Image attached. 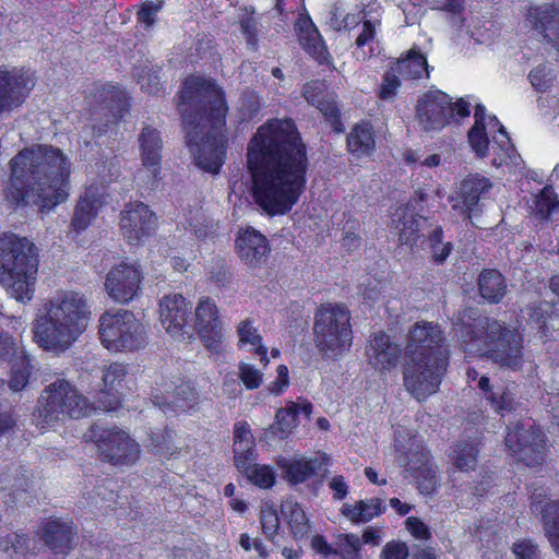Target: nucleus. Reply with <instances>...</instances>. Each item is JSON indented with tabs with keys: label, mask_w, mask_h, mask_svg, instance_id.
<instances>
[{
	"label": "nucleus",
	"mask_w": 559,
	"mask_h": 559,
	"mask_svg": "<svg viewBox=\"0 0 559 559\" xmlns=\"http://www.w3.org/2000/svg\"><path fill=\"white\" fill-rule=\"evenodd\" d=\"M251 195L269 216L289 213L305 192L308 158L295 123L273 119L261 126L247 147Z\"/></svg>",
	"instance_id": "1"
},
{
	"label": "nucleus",
	"mask_w": 559,
	"mask_h": 559,
	"mask_svg": "<svg viewBox=\"0 0 559 559\" xmlns=\"http://www.w3.org/2000/svg\"><path fill=\"white\" fill-rule=\"evenodd\" d=\"M178 106L195 164L217 174L225 160L227 142L223 131L227 112L223 91L211 79L189 76L183 82Z\"/></svg>",
	"instance_id": "2"
},
{
	"label": "nucleus",
	"mask_w": 559,
	"mask_h": 559,
	"mask_svg": "<svg viewBox=\"0 0 559 559\" xmlns=\"http://www.w3.org/2000/svg\"><path fill=\"white\" fill-rule=\"evenodd\" d=\"M10 179L4 198L13 205H35L50 211L70 195L71 163L63 152L36 144L10 160Z\"/></svg>",
	"instance_id": "3"
},
{
	"label": "nucleus",
	"mask_w": 559,
	"mask_h": 559,
	"mask_svg": "<svg viewBox=\"0 0 559 559\" xmlns=\"http://www.w3.org/2000/svg\"><path fill=\"white\" fill-rule=\"evenodd\" d=\"M91 320V305L83 293L57 290L36 313L34 341L45 350L63 353L87 330Z\"/></svg>",
	"instance_id": "4"
},
{
	"label": "nucleus",
	"mask_w": 559,
	"mask_h": 559,
	"mask_svg": "<svg viewBox=\"0 0 559 559\" xmlns=\"http://www.w3.org/2000/svg\"><path fill=\"white\" fill-rule=\"evenodd\" d=\"M444 336L438 324L419 321L412 325L405 347L404 386L417 401L436 393L447 368Z\"/></svg>",
	"instance_id": "5"
},
{
	"label": "nucleus",
	"mask_w": 559,
	"mask_h": 559,
	"mask_svg": "<svg viewBox=\"0 0 559 559\" xmlns=\"http://www.w3.org/2000/svg\"><path fill=\"white\" fill-rule=\"evenodd\" d=\"M454 333L462 349L469 355H485L511 369L522 365L521 335L496 320L479 318L473 323H456Z\"/></svg>",
	"instance_id": "6"
},
{
	"label": "nucleus",
	"mask_w": 559,
	"mask_h": 559,
	"mask_svg": "<svg viewBox=\"0 0 559 559\" xmlns=\"http://www.w3.org/2000/svg\"><path fill=\"white\" fill-rule=\"evenodd\" d=\"M38 272V253L26 237L5 233L0 236V283L21 304L33 299Z\"/></svg>",
	"instance_id": "7"
},
{
	"label": "nucleus",
	"mask_w": 559,
	"mask_h": 559,
	"mask_svg": "<svg viewBox=\"0 0 559 559\" xmlns=\"http://www.w3.org/2000/svg\"><path fill=\"white\" fill-rule=\"evenodd\" d=\"M474 124L467 133L471 150L478 158H490L496 168L516 174L523 169V159L511 143L506 128L484 106H477Z\"/></svg>",
	"instance_id": "8"
},
{
	"label": "nucleus",
	"mask_w": 559,
	"mask_h": 559,
	"mask_svg": "<svg viewBox=\"0 0 559 559\" xmlns=\"http://www.w3.org/2000/svg\"><path fill=\"white\" fill-rule=\"evenodd\" d=\"M313 343L319 355L326 361H337L353 345L350 313L345 305H321L313 321Z\"/></svg>",
	"instance_id": "9"
},
{
	"label": "nucleus",
	"mask_w": 559,
	"mask_h": 559,
	"mask_svg": "<svg viewBox=\"0 0 559 559\" xmlns=\"http://www.w3.org/2000/svg\"><path fill=\"white\" fill-rule=\"evenodd\" d=\"M471 107L469 100L465 97L454 100L449 94L430 88L418 96L415 118L423 132L437 133L468 117Z\"/></svg>",
	"instance_id": "10"
},
{
	"label": "nucleus",
	"mask_w": 559,
	"mask_h": 559,
	"mask_svg": "<svg viewBox=\"0 0 559 559\" xmlns=\"http://www.w3.org/2000/svg\"><path fill=\"white\" fill-rule=\"evenodd\" d=\"M102 345L111 353H131L145 347L147 332L144 324L129 310H109L98 320Z\"/></svg>",
	"instance_id": "11"
},
{
	"label": "nucleus",
	"mask_w": 559,
	"mask_h": 559,
	"mask_svg": "<svg viewBox=\"0 0 559 559\" xmlns=\"http://www.w3.org/2000/svg\"><path fill=\"white\" fill-rule=\"evenodd\" d=\"M91 411L86 397L62 379L48 385L38 400V418L43 429L55 427L68 418L87 416Z\"/></svg>",
	"instance_id": "12"
},
{
	"label": "nucleus",
	"mask_w": 559,
	"mask_h": 559,
	"mask_svg": "<svg viewBox=\"0 0 559 559\" xmlns=\"http://www.w3.org/2000/svg\"><path fill=\"white\" fill-rule=\"evenodd\" d=\"M395 450L399 464L406 467L416 479L419 491L431 495L439 485L438 469L418 436L411 432L403 436L399 432Z\"/></svg>",
	"instance_id": "13"
},
{
	"label": "nucleus",
	"mask_w": 559,
	"mask_h": 559,
	"mask_svg": "<svg viewBox=\"0 0 559 559\" xmlns=\"http://www.w3.org/2000/svg\"><path fill=\"white\" fill-rule=\"evenodd\" d=\"M393 228L399 233V240L402 245L412 247L417 240L429 230V243L432 258L436 262L442 263L450 254L452 245L441 241L442 229L432 228V224L420 215H414L407 207H399L392 214Z\"/></svg>",
	"instance_id": "14"
},
{
	"label": "nucleus",
	"mask_w": 559,
	"mask_h": 559,
	"mask_svg": "<svg viewBox=\"0 0 559 559\" xmlns=\"http://www.w3.org/2000/svg\"><path fill=\"white\" fill-rule=\"evenodd\" d=\"M84 437L86 440L95 441L103 457L116 466L133 465L140 457L139 443L124 430L112 428L98 435L93 428Z\"/></svg>",
	"instance_id": "15"
},
{
	"label": "nucleus",
	"mask_w": 559,
	"mask_h": 559,
	"mask_svg": "<svg viewBox=\"0 0 559 559\" xmlns=\"http://www.w3.org/2000/svg\"><path fill=\"white\" fill-rule=\"evenodd\" d=\"M141 168L134 175L140 188L153 190L162 180V140L156 129L144 128L140 135Z\"/></svg>",
	"instance_id": "16"
},
{
	"label": "nucleus",
	"mask_w": 559,
	"mask_h": 559,
	"mask_svg": "<svg viewBox=\"0 0 559 559\" xmlns=\"http://www.w3.org/2000/svg\"><path fill=\"white\" fill-rule=\"evenodd\" d=\"M143 274L135 262L121 261L115 264L105 278V290L117 304H128L141 290Z\"/></svg>",
	"instance_id": "17"
},
{
	"label": "nucleus",
	"mask_w": 559,
	"mask_h": 559,
	"mask_svg": "<svg viewBox=\"0 0 559 559\" xmlns=\"http://www.w3.org/2000/svg\"><path fill=\"white\" fill-rule=\"evenodd\" d=\"M506 445L511 454L527 466H537L544 462L545 438L539 430L525 429L524 425L509 428Z\"/></svg>",
	"instance_id": "18"
},
{
	"label": "nucleus",
	"mask_w": 559,
	"mask_h": 559,
	"mask_svg": "<svg viewBox=\"0 0 559 559\" xmlns=\"http://www.w3.org/2000/svg\"><path fill=\"white\" fill-rule=\"evenodd\" d=\"M191 305L180 294H168L159 301V322L165 332L179 341L192 337V328L188 324Z\"/></svg>",
	"instance_id": "19"
},
{
	"label": "nucleus",
	"mask_w": 559,
	"mask_h": 559,
	"mask_svg": "<svg viewBox=\"0 0 559 559\" xmlns=\"http://www.w3.org/2000/svg\"><path fill=\"white\" fill-rule=\"evenodd\" d=\"M204 344L212 353H221L224 349L225 332L218 318V310L213 300L202 298L195 308L194 328Z\"/></svg>",
	"instance_id": "20"
},
{
	"label": "nucleus",
	"mask_w": 559,
	"mask_h": 559,
	"mask_svg": "<svg viewBox=\"0 0 559 559\" xmlns=\"http://www.w3.org/2000/svg\"><path fill=\"white\" fill-rule=\"evenodd\" d=\"M34 86L29 70L0 68V115L20 106Z\"/></svg>",
	"instance_id": "21"
},
{
	"label": "nucleus",
	"mask_w": 559,
	"mask_h": 559,
	"mask_svg": "<svg viewBox=\"0 0 559 559\" xmlns=\"http://www.w3.org/2000/svg\"><path fill=\"white\" fill-rule=\"evenodd\" d=\"M156 225L155 213L144 203H130L121 213L120 229L129 243L143 242L155 230Z\"/></svg>",
	"instance_id": "22"
},
{
	"label": "nucleus",
	"mask_w": 559,
	"mask_h": 559,
	"mask_svg": "<svg viewBox=\"0 0 559 559\" xmlns=\"http://www.w3.org/2000/svg\"><path fill=\"white\" fill-rule=\"evenodd\" d=\"M491 188L490 179L478 174L468 175L457 185L449 201L454 211L469 217L478 202L485 198Z\"/></svg>",
	"instance_id": "23"
},
{
	"label": "nucleus",
	"mask_w": 559,
	"mask_h": 559,
	"mask_svg": "<svg viewBox=\"0 0 559 559\" xmlns=\"http://www.w3.org/2000/svg\"><path fill=\"white\" fill-rule=\"evenodd\" d=\"M329 463L330 457L325 453H316L312 456L295 454L292 457L278 456L276 459V465L282 472L283 478L293 485L307 481Z\"/></svg>",
	"instance_id": "24"
},
{
	"label": "nucleus",
	"mask_w": 559,
	"mask_h": 559,
	"mask_svg": "<svg viewBox=\"0 0 559 559\" xmlns=\"http://www.w3.org/2000/svg\"><path fill=\"white\" fill-rule=\"evenodd\" d=\"M400 345L384 333H376L366 346L368 364L377 371L384 373L396 368L401 358Z\"/></svg>",
	"instance_id": "25"
},
{
	"label": "nucleus",
	"mask_w": 559,
	"mask_h": 559,
	"mask_svg": "<svg viewBox=\"0 0 559 559\" xmlns=\"http://www.w3.org/2000/svg\"><path fill=\"white\" fill-rule=\"evenodd\" d=\"M235 249L239 259L250 267L260 266L270 253L267 239L252 227L238 230Z\"/></svg>",
	"instance_id": "26"
},
{
	"label": "nucleus",
	"mask_w": 559,
	"mask_h": 559,
	"mask_svg": "<svg viewBox=\"0 0 559 559\" xmlns=\"http://www.w3.org/2000/svg\"><path fill=\"white\" fill-rule=\"evenodd\" d=\"M9 366L11 370L8 388L5 386V383L2 380H0V405L3 402H9L8 389L11 392L16 393L21 392L27 386L29 374L33 369L29 356L21 360H17ZM13 425L14 420L12 419L11 415H9L8 413L0 414V436L4 435L8 430H10L13 427Z\"/></svg>",
	"instance_id": "27"
},
{
	"label": "nucleus",
	"mask_w": 559,
	"mask_h": 559,
	"mask_svg": "<svg viewBox=\"0 0 559 559\" xmlns=\"http://www.w3.org/2000/svg\"><path fill=\"white\" fill-rule=\"evenodd\" d=\"M526 21L559 55V9L554 5L531 8Z\"/></svg>",
	"instance_id": "28"
},
{
	"label": "nucleus",
	"mask_w": 559,
	"mask_h": 559,
	"mask_svg": "<svg viewBox=\"0 0 559 559\" xmlns=\"http://www.w3.org/2000/svg\"><path fill=\"white\" fill-rule=\"evenodd\" d=\"M105 181L106 179L102 177V186H88L84 194L80 198L72 222L76 230L85 229L96 216L100 206L105 203L103 186Z\"/></svg>",
	"instance_id": "29"
},
{
	"label": "nucleus",
	"mask_w": 559,
	"mask_h": 559,
	"mask_svg": "<svg viewBox=\"0 0 559 559\" xmlns=\"http://www.w3.org/2000/svg\"><path fill=\"white\" fill-rule=\"evenodd\" d=\"M295 29L302 48L320 63L329 62V52L319 31L308 14L300 13Z\"/></svg>",
	"instance_id": "30"
},
{
	"label": "nucleus",
	"mask_w": 559,
	"mask_h": 559,
	"mask_svg": "<svg viewBox=\"0 0 559 559\" xmlns=\"http://www.w3.org/2000/svg\"><path fill=\"white\" fill-rule=\"evenodd\" d=\"M304 96L308 103L316 106L325 117L332 119V128L335 132H343L342 122L337 119V107L334 96L325 90V84L320 81L308 83L304 90Z\"/></svg>",
	"instance_id": "31"
},
{
	"label": "nucleus",
	"mask_w": 559,
	"mask_h": 559,
	"mask_svg": "<svg viewBox=\"0 0 559 559\" xmlns=\"http://www.w3.org/2000/svg\"><path fill=\"white\" fill-rule=\"evenodd\" d=\"M532 509L542 515L546 536L556 554L559 555V500L555 501L535 495Z\"/></svg>",
	"instance_id": "32"
},
{
	"label": "nucleus",
	"mask_w": 559,
	"mask_h": 559,
	"mask_svg": "<svg viewBox=\"0 0 559 559\" xmlns=\"http://www.w3.org/2000/svg\"><path fill=\"white\" fill-rule=\"evenodd\" d=\"M41 537L55 552H64L73 539V525L70 520L49 519L44 527Z\"/></svg>",
	"instance_id": "33"
},
{
	"label": "nucleus",
	"mask_w": 559,
	"mask_h": 559,
	"mask_svg": "<svg viewBox=\"0 0 559 559\" xmlns=\"http://www.w3.org/2000/svg\"><path fill=\"white\" fill-rule=\"evenodd\" d=\"M392 71L397 72L404 80L428 78L427 58L416 48H411L407 53L392 64Z\"/></svg>",
	"instance_id": "34"
},
{
	"label": "nucleus",
	"mask_w": 559,
	"mask_h": 559,
	"mask_svg": "<svg viewBox=\"0 0 559 559\" xmlns=\"http://www.w3.org/2000/svg\"><path fill=\"white\" fill-rule=\"evenodd\" d=\"M384 506L379 498H371L344 503L341 507V514L354 524L367 523L384 512Z\"/></svg>",
	"instance_id": "35"
},
{
	"label": "nucleus",
	"mask_w": 559,
	"mask_h": 559,
	"mask_svg": "<svg viewBox=\"0 0 559 559\" xmlns=\"http://www.w3.org/2000/svg\"><path fill=\"white\" fill-rule=\"evenodd\" d=\"M347 148L357 157H369L374 151V138L369 122L357 123L347 136Z\"/></svg>",
	"instance_id": "36"
},
{
	"label": "nucleus",
	"mask_w": 559,
	"mask_h": 559,
	"mask_svg": "<svg viewBox=\"0 0 559 559\" xmlns=\"http://www.w3.org/2000/svg\"><path fill=\"white\" fill-rule=\"evenodd\" d=\"M281 512L295 539L308 536L311 527L310 520L298 502L285 500L281 506Z\"/></svg>",
	"instance_id": "37"
},
{
	"label": "nucleus",
	"mask_w": 559,
	"mask_h": 559,
	"mask_svg": "<svg viewBox=\"0 0 559 559\" xmlns=\"http://www.w3.org/2000/svg\"><path fill=\"white\" fill-rule=\"evenodd\" d=\"M237 334L239 338V346L247 347L248 350L254 353L260 357L263 366H267L270 359L267 357V348L262 343V336L259 334L253 321L245 319L239 322L237 326Z\"/></svg>",
	"instance_id": "38"
},
{
	"label": "nucleus",
	"mask_w": 559,
	"mask_h": 559,
	"mask_svg": "<svg viewBox=\"0 0 559 559\" xmlns=\"http://www.w3.org/2000/svg\"><path fill=\"white\" fill-rule=\"evenodd\" d=\"M312 413V405L307 401L288 402L285 407L276 413L275 428L282 432V438L287 436L297 426V416L304 414L309 417Z\"/></svg>",
	"instance_id": "39"
},
{
	"label": "nucleus",
	"mask_w": 559,
	"mask_h": 559,
	"mask_svg": "<svg viewBox=\"0 0 559 559\" xmlns=\"http://www.w3.org/2000/svg\"><path fill=\"white\" fill-rule=\"evenodd\" d=\"M479 293L488 302H499L507 289L502 275L493 270L484 271L478 280Z\"/></svg>",
	"instance_id": "40"
},
{
	"label": "nucleus",
	"mask_w": 559,
	"mask_h": 559,
	"mask_svg": "<svg viewBox=\"0 0 559 559\" xmlns=\"http://www.w3.org/2000/svg\"><path fill=\"white\" fill-rule=\"evenodd\" d=\"M147 449L162 457H170L178 450L176 433L170 429H156L152 431Z\"/></svg>",
	"instance_id": "41"
},
{
	"label": "nucleus",
	"mask_w": 559,
	"mask_h": 559,
	"mask_svg": "<svg viewBox=\"0 0 559 559\" xmlns=\"http://www.w3.org/2000/svg\"><path fill=\"white\" fill-rule=\"evenodd\" d=\"M478 449L472 442H457L451 454L452 465L461 472H469L475 468L477 463Z\"/></svg>",
	"instance_id": "42"
},
{
	"label": "nucleus",
	"mask_w": 559,
	"mask_h": 559,
	"mask_svg": "<svg viewBox=\"0 0 559 559\" xmlns=\"http://www.w3.org/2000/svg\"><path fill=\"white\" fill-rule=\"evenodd\" d=\"M240 471L245 473L247 479L252 485L259 488L269 489L275 485L276 473L271 465L250 463Z\"/></svg>",
	"instance_id": "43"
},
{
	"label": "nucleus",
	"mask_w": 559,
	"mask_h": 559,
	"mask_svg": "<svg viewBox=\"0 0 559 559\" xmlns=\"http://www.w3.org/2000/svg\"><path fill=\"white\" fill-rule=\"evenodd\" d=\"M127 377V366L121 362H111L103 370L102 391L108 394L119 393Z\"/></svg>",
	"instance_id": "44"
},
{
	"label": "nucleus",
	"mask_w": 559,
	"mask_h": 559,
	"mask_svg": "<svg viewBox=\"0 0 559 559\" xmlns=\"http://www.w3.org/2000/svg\"><path fill=\"white\" fill-rule=\"evenodd\" d=\"M24 346L8 332L0 333V362L8 366L27 357Z\"/></svg>",
	"instance_id": "45"
},
{
	"label": "nucleus",
	"mask_w": 559,
	"mask_h": 559,
	"mask_svg": "<svg viewBox=\"0 0 559 559\" xmlns=\"http://www.w3.org/2000/svg\"><path fill=\"white\" fill-rule=\"evenodd\" d=\"M478 388L486 394L487 400L497 412L502 414V412L511 409L513 399L510 392L501 391L498 388L492 390L487 377H481L478 380Z\"/></svg>",
	"instance_id": "46"
},
{
	"label": "nucleus",
	"mask_w": 559,
	"mask_h": 559,
	"mask_svg": "<svg viewBox=\"0 0 559 559\" xmlns=\"http://www.w3.org/2000/svg\"><path fill=\"white\" fill-rule=\"evenodd\" d=\"M557 80V69L551 64H540L530 73L532 85L540 93L550 91Z\"/></svg>",
	"instance_id": "47"
},
{
	"label": "nucleus",
	"mask_w": 559,
	"mask_h": 559,
	"mask_svg": "<svg viewBox=\"0 0 559 559\" xmlns=\"http://www.w3.org/2000/svg\"><path fill=\"white\" fill-rule=\"evenodd\" d=\"M558 200L551 187H545L533 200L532 210L540 218L549 217L558 209Z\"/></svg>",
	"instance_id": "48"
},
{
	"label": "nucleus",
	"mask_w": 559,
	"mask_h": 559,
	"mask_svg": "<svg viewBox=\"0 0 559 559\" xmlns=\"http://www.w3.org/2000/svg\"><path fill=\"white\" fill-rule=\"evenodd\" d=\"M361 547V540L355 534H341L337 536L334 555H340L343 559H357Z\"/></svg>",
	"instance_id": "49"
},
{
	"label": "nucleus",
	"mask_w": 559,
	"mask_h": 559,
	"mask_svg": "<svg viewBox=\"0 0 559 559\" xmlns=\"http://www.w3.org/2000/svg\"><path fill=\"white\" fill-rule=\"evenodd\" d=\"M257 457L255 441L250 443H234V461L239 471L247 467V465L255 461Z\"/></svg>",
	"instance_id": "50"
},
{
	"label": "nucleus",
	"mask_w": 559,
	"mask_h": 559,
	"mask_svg": "<svg viewBox=\"0 0 559 559\" xmlns=\"http://www.w3.org/2000/svg\"><path fill=\"white\" fill-rule=\"evenodd\" d=\"M238 374L239 379L248 390L258 389L263 382V372L247 362L239 364Z\"/></svg>",
	"instance_id": "51"
},
{
	"label": "nucleus",
	"mask_w": 559,
	"mask_h": 559,
	"mask_svg": "<svg viewBox=\"0 0 559 559\" xmlns=\"http://www.w3.org/2000/svg\"><path fill=\"white\" fill-rule=\"evenodd\" d=\"M28 539L24 535L11 533L0 540V550L7 552L11 558L24 555Z\"/></svg>",
	"instance_id": "52"
},
{
	"label": "nucleus",
	"mask_w": 559,
	"mask_h": 559,
	"mask_svg": "<svg viewBox=\"0 0 559 559\" xmlns=\"http://www.w3.org/2000/svg\"><path fill=\"white\" fill-rule=\"evenodd\" d=\"M397 72H393L392 68L390 71H386L383 75L382 83L379 88V97L382 100L391 102L395 97L397 90L400 87V79L397 78Z\"/></svg>",
	"instance_id": "53"
},
{
	"label": "nucleus",
	"mask_w": 559,
	"mask_h": 559,
	"mask_svg": "<svg viewBox=\"0 0 559 559\" xmlns=\"http://www.w3.org/2000/svg\"><path fill=\"white\" fill-rule=\"evenodd\" d=\"M376 35V26L374 24L370 23L369 21H366L362 23L361 32L359 33L357 39H356V46L357 49L360 50V52H356L357 58H365L367 56V52L365 51V46H369V51L372 53L373 48V39Z\"/></svg>",
	"instance_id": "54"
},
{
	"label": "nucleus",
	"mask_w": 559,
	"mask_h": 559,
	"mask_svg": "<svg viewBox=\"0 0 559 559\" xmlns=\"http://www.w3.org/2000/svg\"><path fill=\"white\" fill-rule=\"evenodd\" d=\"M289 371L287 366L280 365L276 368V377L266 385V391L275 396L283 394L289 386Z\"/></svg>",
	"instance_id": "55"
},
{
	"label": "nucleus",
	"mask_w": 559,
	"mask_h": 559,
	"mask_svg": "<svg viewBox=\"0 0 559 559\" xmlns=\"http://www.w3.org/2000/svg\"><path fill=\"white\" fill-rule=\"evenodd\" d=\"M538 109L545 117H552V121L559 128V97L545 95L537 100Z\"/></svg>",
	"instance_id": "56"
},
{
	"label": "nucleus",
	"mask_w": 559,
	"mask_h": 559,
	"mask_svg": "<svg viewBox=\"0 0 559 559\" xmlns=\"http://www.w3.org/2000/svg\"><path fill=\"white\" fill-rule=\"evenodd\" d=\"M260 109V98L254 92H246L241 98L239 110L241 120H249Z\"/></svg>",
	"instance_id": "57"
},
{
	"label": "nucleus",
	"mask_w": 559,
	"mask_h": 559,
	"mask_svg": "<svg viewBox=\"0 0 559 559\" xmlns=\"http://www.w3.org/2000/svg\"><path fill=\"white\" fill-rule=\"evenodd\" d=\"M260 521L263 532L269 537H273L277 533L280 521L277 512L273 507H265L261 510Z\"/></svg>",
	"instance_id": "58"
},
{
	"label": "nucleus",
	"mask_w": 559,
	"mask_h": 559,
	"mask_svg": "<svg viewBox=\"0 0 559 559\" xmlns=\"http://www.w3.org/2000/svg\"><path fill=\"white\" fill-rule=\"evenodd\" d=\"M550 306L548 304H542L534 312L531 314V319L536 322L543 335H546L549 326L555 328V319L551 316L545 317L550 310Z\"/></svg>",
	"instance_id": "59"
},
{
	"label": "nucleus",
	"mask_w": 559,
	"mask_h": 559,
	"mask_svg": "<svg viewBox=\"0 0 559 559\" xmlns=\"http://www.w3.org/2000/svg\"><path fill=\"white\" fill-rule=\"evenodd\" d=\"M516 559H539V550L530 539L519 540L513 545Z\"/></svg>",
	"instance_id": "60"
},
{
	"label": "nucleus",
	"mask_w": 559,
	"mask_h": 559,
	"mask_svg": "<svg viewBox=\"0 0 559 559\" xmlns=\"http://www.w3.org/2000/svg\"><path fill=\"white\" fill-rule=\"evenodd\" d=\"M407 556L408 548L406 544L402 542H390L381 551L382 559H406Z\"/></svg>",
	"instance_id": "61"
},
{
	"label": "nucleus",
	"mask_w": 559,
	"mask_h": 559,
	"mask_svg": "<svg viewBox=\"0 0 559 559\" xmlns=\"http://www.w3.org/2000/svg\"><path fill=\"white\" fill-rule=\"evenodd\" d=\"M406 527L415 538L428 539L430 537L428 526L415 516H409L406 520Z\"/></svg>",
	"instance_id": "62"
},
{
	"label": "nucleus",
	"mask_w": 559,
	"mask_h": 559,
	"mask_svg": "<svg viewBox=\"0 0 559 559\" xmlns=\"http://www.w3.org/2000/svg\"><path fill=\"white\" fill-rule=\"evenodd\" d=\"M254 441V437L250 426L246 421H238L234 426V443H250Z\"/></svg>",
	"instance_id": "63"
},
{
	"label": "nucleus",
	"mask_w": 559,
	"mask_h": 559,
	"mask_svg": "<svg viewBox=\"0 0 559 559\" xmlns=\"http://www.w3.org/2000/svg\"><path fill=\"white\" fill-rule=\"evenodd\" d=\"M311 548L324 558H329L334 555V546L330 545L326 538L319 534L312 536Z\"/></svg>",
	"instance_id": "64"
}]
</instances>
